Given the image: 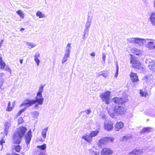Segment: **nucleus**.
<instances>
[{"mask_svg": "<svg viewBox=\"0 0 155 155\" xmlns=\"http://www.w3.org/2000/svg\"><path fill=\"white\" fill-rule=\"evenodd\" d=\"M27 129L24 127H19L14 133L13 139L14 144H19L21 143L22 138L25 135Z\"/></svg>", "mask_w": 155, "mask_h": 155, "instance_id": "obj_1", "label": "nucleus"}, {"mask_svg": "<svg viewBox=\"0 0 155 155\" xmlns=\"http://www.w3.org/2000/svg\"><path fill=\"white\" fill-rule=\"evenodd\" d=\"M114 111L112 110H109L108 112L110 117L112 118L115 117V115L119 116L124 115L126 112L125 108L123 106L116 105L113 107Z\"/></svg>", "mask_w": 155, "mask_h": 155, "instance_id": "obj_2", "label": "nucleus"}, {"mask_svg": "<svg viewBox=\"0 0 155 155\" xmlns=\"http://www.w3.org/2000/svg\"><path fill=\"white\" fill-rule=\"evenodd\" d=\"M99 133V131L96 130L92 131L89 134H86L82 137V138L84 139L86 141L90 143L92 141V138L97 136Z\"/></svg>", "mask_w": 155, "mask_h": 155, "instance_id": "obj_3", "label": "nucleus"}, {"mask_svg": "<svg viewBox=\"0 0 155 155\" xmlns=\"http://www.w3.org/2000/svg\"><path fill=\"white\" fill-rule=\"evenodd\" d=\"M36 103V102L34 100L28 98L24 101L23 103L20 105V106L22 107L26 106L27 107H28L35 104Z\"/></svg>", "mask_w": 155, "mask_h": 155, "instance_id": "obj_4", "label": "nucleus"}, {"mask_svg": "<svg viewBox=\"0 0 155 155\" xmlns=\"http://www.w3.org/2000/svg\"><path fill=\"white\" fill-rule=\"evenodd\" d=\"M130 62L132 64L133 67L137 69H143L140 62L137 60H135L132 58L130 60Z\"/></svg>", "mask_w": 155, "mask_h": 155, "instance_id": "obj_5", "label": "nucleus"}, {"mask_svg": "<svg viewBox=\"0 0 155 155\" xmlns=\"http://www.w3.org/2000/svg\"><path fill=\"white\" fill-rule=\"evenodd\" d=\"M110 92L108 91H107L105 93H102L100 95V97L102 99L103 101H105L107 104H108L110 103Z\"/></svg>", "mask_w": 155, "mask_h": 155, "instance_id": "obj_6", "label": "nucleus"}, {"mask_svg": "<svg viewBox=\"0 0 155 155\" xmlns=\"http://www.w3.org/2000/svg\"><path fill=\"white\" fill-rule=\"evenodd\" d=\"M153 40L149 39H146L145 45L146 47L149 49H153L155 48V44L153 41Z\"/></svg>", "mask_w": 155, "mask_h": 155, "instance_id": "obj_7", "label": "nucleus"}, {"mask_svg": "<svg viewBox=\"0 0 155 155\" xmlns=\"http://www.w3.org/2000/svg\"><path fill=\"white\" fill-rule=\"evenodd\" d=\"M42 97V93L38 92L34 100L36 103H38L40 105H42L44 101V99Z\"/></svg>", "mask_w": 155, "mask_h": 155, "instance_id": "obj_8", "label": "nucleus"}, {"mask_svg": "<svg viewBox=\"0 0 155 155\" xmlns=\"http://www.w3.org/2000/svg\"><path fill=\"white\" fill-rule=\"evenodd\" d=\"M113 140V139L111 138L105 137L100 139L99 141V143L102 144H105L109 141L112 142Z\"/></svg>", "mask_w": 155, "mask_h": 155, "instance_id": "obj_9", "label": "nucleus"}, {"mask_svg": "<svg viewBox=\"0 0 155 155\" xmlns=\"http://www.w3.org/2000/svg\"><path fill=\"white\" fill-rule=\"evenodd\" d=\"M112 101L114 103L118 104H121L122 105H123L125 103L124 100L123 98L117 97L113 98Z\"/></svg>", "mask_w": 155, "mask_h": 155, "instance_id": "obj_10", "label": "nucleus"}, {"mask_svg": "<svg viewBox=\"0 0 155 155\" xmlns=\"http://www.w3.org/2000/svg\"><path fill=\"white\" fill-rule=\"evenodd\" d=\"M31 130H30L27 133L25 137V141L27 144H28L30 143L31 140Z\"/></svg>", "mask_w": 155, "mask_h": 155, "instance_id": "obj_11", "label": "nucleus"}, {"mask_svg": "<svg viewBox=\"0 0 155 155\" xmlns=\"http://www.w3.org/2000/svg\"><path fill=\"white\" fill-rule=\"evenodd\" d=\"M113 153L112 150L109 148H103L101 152V155H109Z\"/></svg>", "mask_w": 155, "mask_h": 155, "instance_id": "obj_12", "label": "nucleus"}, {"mask_svg": "<svg viewBox=\"0 0 155 155\" xmlns=\"http://www.w3.org/2000/svg\"><path fill=\"white\" fill-rule=\"evenodd\" d=\"M92 18L91 17L88 16L87 19V22L86 23L85 25V29L84 30H85V32L87 31H89V29L88 28L90 26L91 24V23Z\"/></svg>", "mask_w": 155, "mask_h": 155, "instance_id": "obj_13", "label": "nucleus"}, {"mask_svg": "<svg viewBox=\"0 0 155 155\" xmlns=\"http://www.w3.org/2000/svg\"><path fill=\"white\" fill-rule=\"evenodd\" d=\"M146 39H141L138 38H136L135 41V43H137L140 45L141 46L145 45Z\"/></svg>", "mask_w": 155, "mask_h": 155, "instance_id": "obj_14", "label": "nucleus"}, {"mask_svg": "<svg viewBox=\"0 0 155 155\" xmlns=\"http://www.w3.org/2000/svg\"><path fill=\"white\" fill-rule=\"evenodd\" d=\"M130 77L131 80L133 82L138 81L139 80L137 74L133 72H131L130 75Z\"/></svg>", "mask_w": 155, "mask_h": 155, "instance_id": "obj_15", "label": "nucleus"}, {"mask_svg": "<svg viewBox=\"0 0 155 155\" xmlns=\"http://www.w3.org/2000/svg\"><path fill=\"white\" fill-rule=\"evenodd\" d=\"M124 123L122 122H117L115 126V130L116 131H119L124 127Z\"/></svg>", "mask_w": 155, "mask_h": 155, "instance_id": "obj_16", "label": "nucleus"}, {"mask_svg": "<svg viewBox=\"0 0 155 155\" xmlns=\"http://www.w3.org/2000/svg\"><path fill=\"white\" fill-rule=\"evenodd\" d=\"M149 68L154 72H155V61H151L149 64Z\"/></svg>", "mask_w": 155, "mask_h": 155, "instance_id": "obj_17", "label": "nucleus"}, {"mask_svg": "<svg viewBox=\"0 0 155 155\" xmlns=\"http://www.w3.org/2000/svg\"><path fill=\"white\" fill-rule=\"evenodd\" d=\"M142 152L143 151L142 150H139L136 148L129 153V154L130 155H134V154L138 155L141 154Z\"/></svg>", "mask_w": 155, "mask_h": 155, "instance_id": "obj_18", "label": "nucleus"}, {"mask_svg": "<svg viewBox=\"0 0 155 155\" xmlns=\"http://www.w3.org/2000/svg\"><path fill=\"white\" fill-rule=\"evenodd\" d=\"M10 126V123L8 122L6 123L5 124L4 134L5 136H7L8 134V130Z\"/></svg>", "mask_w": 155, "mask_h": 155, "instance_id": "obj_19", "label": "nucleus"}, {"mask_svg": "<svg viewBox=\"0 0 155 155\" xmlns=\"http://www.w3.org/2000/svg\"><path fill=\"white\" fill-rule=\"evenodd\" d=\"M104 125L105 129L107 131L112 130L113 128V124L111 123H104Z\"/></svg>", "mask_w": 155, "mask_h": 155, "instance_id": "obj_20", "label": "nucleus"}, {"mask_svg": "<svg viewBox=\"0 0 155 155\" xmlns=\"http://www.w3.org/2000/svg\"><path fill=\"white\" fill-rule=\"evenodd\" d=\"M71 43H68L67 44V46L66 47L65 50V53L64 54H67L68 55H70V54L71 50Z\"/></svg>", "mask_w": 155, "mask_h": 155, "instance_id": "obj_21", "label": "nucleus"}, {"mask_svg": "<svg viewBox=\"0 0 155 155\" xmlns=\"http://www.w3.org/2000/svg\"><path fill=\"white\" fill-rule=\"evenodd\" d=\"M153 77L150 75H147L143 78L144 80H145L146 82L148 84H149L150 82V81L152 79Z\"/></svg>", "mask_w": 155, "mask_h": 155, "instance_id": "obj_22", "label": "nucleus"}, {"mask_svg": "<svg viewBox=\"0 0 155 155\" xmlns=\"http://www.w3.org/2000/svg\"><path fill=\"white\" fill-rule=\"evenodd\" d=\"M48 127H47L43 129L41 131V135L44 138H45L46 137V134L48 130Z\"/></svg>", "mask_w": 155, "mask_h": 155, "instance_id": "obj_23", "label": "nucleus"}, {"mask_svg": "<svg viewBox=\"0 0 155 155\" xmlns=\"http://www.w3.org/2000/svg\"><path fill=\"white\" fill-rule=\"evenodd\" d=\"M36 15L39 17L40 18H44L45 17V15L44 14L42 13L40 11H38L36 13Z\"/></svg>", "mask_w": 155, "mask_h": 155, "instance_id": "obj_24", "label": "nucleus"}, {"mask_svg": "<svg viewBox=\"0 0 155 155\" xmlns=\"http://www.w3.org/2000/svg\"><path fill=\"white\" fill-rule=\"evenodd\" d=\"M16 13L21 18H24V15L22 11L18 10L16 12Z\"/></svg>", "mask_w": 155, "mask_h": 155, "instance_id": "obj_25", "label": "nucleus"}, {"mask_svg": "<svg viewBox=\"0 0 155 155\" xmlns=\"http://www.w3.org/2000/svg\"><path fill=\"white\" fill-rule=\"evenodd\" d=\"M4 75V74L2 73H0V88L1 89H2V87L3 83V81L2 79V78Z\"/></svg>", "mask_w": 155, "mask_h": 155, "instance_id": "obj_26", "label": "nucleus"}, {"mask_svg": "<svg viewBox=\"0 0 155 155\" xmlns=\"http://www.w3.org/2000/svg\"><path fill=\"white\" fill-rule=\"evenodd\" d=\"M108 75V74L107 73L104 72V73L103 71H101L100 72L98 76L99 77L101 76H102L104 78H107V76Z\"/></svg>", "mask_w": 155, "mask_h": 155, "instance_id": "obj_27", "label": "nucleus"}, {"mask_svg": "<svg viewBox=\"0 0 155 155\" xmlns=\"http://www.w3.org/2000/svg\"><path fill=\"white\" fill-rule=\"evenodd\" d=\"M69 55L67 54H64L62 60V63L63 64L64 63L66 62L67 60V58H69Z\"/></svg>", "mask_w": 155, "mask_h": 155, "instance_id": "obj_28", "label": "nucleus"}, {"mask_svg": "<svg viewBox=\"0 0 155 155\" xmlns=\"http://www.w3.org/2000/svg\"><path fill=\"white\" fill-rule=\"evenodd\" d=\"M150 128L149 127H144L141 130V133H145L147 132H149L150 131Z\"/></svg>", "mask_w": 155, "mask_h": 155, "instance_id": "obj_29", "label": "nucleus"}, {"mask_svg": "<svg viewBox=\"0 0 155 155\" xmlns=\"http://www.w3.org/2000/svg\"><path fill=\"white\" fill-rule=\"evenodd\" d=\"M0 61V65L1 68H4L5 65V62L2 60V58L1 57Z\"/></svg>", "mask_w": 155, "mask_h": 155, "instance_id": "obj_30", "label": "nucleus"}, {"mask_svg": "<svg viewBox=\"0 0 155 155\" xmlns=\"http://www.w3.org/2000/svg\"><path fill=\"white\" fill-rule=\"evenodd\" d=\"M136 38H132L127 39L128 41L130 43H135V41L136 40Z\"/></svg>", "mask_w": 155, "mask_h": 155, "instance_id": "obj_31", "label": "nucleus"}, {"mask_svg": "<svg viewBox=\"0 0 155 155\" xmlns=\"http://www.w3.org/2000/svg\"><path fill=\"white\" fill-rule=\"evenodd\" d=\"M37 147L42 150H45L46 147V145L44 144L40 146H38Z\"/></svg>", "mask_w": 155, "mask_h": 155, "instance_id": "obj_32", "label": "nucleus"}, {"mask_svg": "<svg viewBox=\"0 0 155 155\" xmlns=\"http://www.w3.org/2000/svg\"><path fill=\"white\" fill-rule=\"evenodd\" d=\"M14 149L17 152H19L20 151L21 149V147L19 145L16 146H14Z\"/></svg>", "mask_w": 155, "mask_h": 155, "instance_id": "obj_33", "label": "nucleus"}, {"mask_svg": "<svg viewBox=\"0 0 155 155\" xmlns=\"http://www.w3.org/2000/svg\"><path fill=\"white\" fill-rule=\"evenodd\" d=\"M11 105L10 102H9L8 104V107L6 109V110L8 111H11L13 109L12 107H10Z\"/></svg>", "mask_w": 155, "mask_h": 155, "instance_id": "obj_34", "label": "nucleus"}, {"mask_svg": "<svg viewBox=\"0 0 155 155\" xmlns=\"http://www.w3.org/2000/svg\"><path fill=\"white\" fill-rule=\"evenodd\" d=\"M149 20H150L152 24L155 26V17L150 18Z\"/></svg>", "mask_w": 155, "mask_h": 155, "instance_id": "obj_35", "label": "nucleus"}, {"mask_svg": "<svg viewBox=\"0 0 155 155\" xmlns=\"http://www.w3.org/2000/svg\"><path fill=\"white\" fill-rule=\"evenodd\" d=\"M26 107H25L22 109L20 111H19V112H18V113L17 114V115L18 116H19L23 112H24L26 110Z\"/></svg>", "mask_w": 155, "mask_h": 155, "instance_id": "obj_36", "label": "nucleus"}, {"mask_svg": "<svg viewBox=\"0 0 155 155\" xmlns=\"http://www.w3.org/2000/svg\"><path fill=\"white\" fill-rule=\"evenodd\" d=\"M33 114L34 117L37 118L38 117L39 112L37 111H34L33 112Z\"/></svg>", "mask_w": 155, "mask_h": 155, "instance_id": "obj_37", "label": "nucleus"}, {"mask_svg": "<svg viewBox=\"0 0 155 155\" xmlns=\"http://www.w3.org/2000/svg\"><path fill=\"white\" fill-rule=\"evenodd\" d=\"M102 59L103 60V61H102V64H104L105 63V60L106 59V55L104 53H103L102 54Z\"/></svg>", "mask_w": 155, "mask_h": 155, "instance_id": "obj_38", "label": "nucleus"}, {"mask_svg": "<svg viewBox=\"0 0 155 155\" xmlns=\"http://www.w3.org/2000/svg\"><path fill=\"white\" fill-rule=\"evenodd\" d=\"M119 66L117 64H116V72L115 75V77L117 78L118 76V74Z\"/></svg>", "mask_w": 155, "mask_h": 155, "instance_id": "obj_39", "label": "nucleus"}, {"mask_svg": "<svg viewBox=\"0 0 155 155\" xmlns=\"http://www.w3.org/2000/svg\"><path fill=\"white\" fill-rule=\"evenodd\" d=\"M134 53L136 55H138L140 54V51L137 49H135Z\"/></svg>", "mask_w": 155, "mask_h": 155, "instance_id": "obj_40", "label": "nucleus"}, {"mask_svg": "<svg viewBox=\"0 0 155 155\" xmlns=\"http://www.w3.org/2000/svg\"><path fill=\"white\" fill-rule=\"evenodd\" d=\"M140 94L142 96L146 97L147 94V92H143L141 90L140 91Z\"/></svg>", "mask_w": 155, "mask_h": 155, "instance_id": "obj_41", "label": "nucleus"}, {"mask_svg": "<svg viewBox=\"0 0 155 155\" xmlns=\"http://www.w3.org/2000/svg\"><path fill=\"white\" fill-rule=\"evenodd\" d=\"M28 46L31 47V48H33L35 46V45H34V44L32 43L27 42Z\"/></svg>", "mask_w": 155, "mask_h": 155, "instance_id": "obj_42", "label": "nucleus"}, {"mask_svg": "<svg viewBox=\"0 0 155 155\" xmlns=\"http://www.w3.org/2000/svg\"><path fill=\"white\" fill-rule=\"evenodd\" d=\"M34 60L36 62L37 66H38L40 62V61L38 58H35Z\"/></svg>", "mask_w": 155, "mask_h": 155, "instance_id": "obj_43", "label": "nucleus"}, {"mask_svg": "<svg viewBox=\"0 0 155 155\" xmlns=\"http://www.w3.org/2000/svg\"><path fill=\"white\" fill-rule=\"evenodd\" d=\"M83 112H85V113L87 114H90L91 111V110L89 109H87L85 110L84 111H83Z\"/></svg>", "mask_w": 155, "mask_h": 155, "instance_id": "obj_44", "label": "nucleus"}, {"mask_svg": "<svg viewBox=\"0 0 155 155\" xmlns=\"http://www.w3.org/2000/svg\"><path fill=\"white\" fill-rule=\"evenodd\" d=\"M44 87L43 86H41L39 89L38 92L41 93H42Z\"/></svg>", "mask_w": 155, "mask_h": 155, "instance_id": "obj_45", "label": "nucleus"}, {"mask_svg": "<svg viewBox=\"0 0 155 155\" xmlns=\"http://www.w3.org/2000/svg\"><path fill=\"white\" fill-rule=\"evenodd\" d=\"M40 56V54L38 52H37L34 55V57L35 58H39Z\"/></svg>", "mask_w": 155, "mask_h": 155, "instance_id": "obj_46", "label": "nucleus"}, {"mask_svg": "<svg viewBox=\"0 0 155 155\" xmlns=\"http://www.w3.org/2000/svg\"><path fill=\"white\" fill-rule=\"evenodd\" d=\"M18 123L21 124L23 123V119L22 118H19L18 120Z\"/></svg>", "mask_w": 155, "mask_h": 155, "instance_id": "obj_47", "label": "nucleus"}, {"mask_svg": "<svg viewBox=\"0 0 155 155\" xmlns=\"http://www.w3.org/2000/svg\"><path fill=\"white\" fill-rule=\"evenodd\" d=\"M38 105H40L38 103H36L35 104L34 106V108L36 109H38Z\"/></svg>", "mask_w": 155, "mask_h": 155, "instance_id": "obj_48", "label": "nucleus"}, {"mask_svg": "<svg viewBox=\"0 0 155 155\" xmlns=\"http://www.w3.org/2000/svg\"><path fill=\"white\" fill-rule=\"evenodd\" d=\"M88 31H87V32H85V30H84V34L83 36V38L84 39L85 38V35L86 34L88 33Z\"/></svg>", "mask_w": 155, "mask_h": 155, "instance_id": "obj_49", "label": "nucleus"}, {"mask_svg": "<svg viewBox=\"0 0 155 155\" xmlns=\"http://www.w3.org/2000/svg\"><path fill=\"white\" fill-rule=\"evenodd\" d=\"M151 17H155V12H153L151 14L150 18Z\"/></svg>", "mask_w": 155, "mask_h": 155, "instance_id": "obj_50", "label": "nucleus"}, {"mask_svg": "<svg viewBox=\"0 0 155 155\" xmlns=\"http://www.w3.org/2000/svg\"><path fill=\"white\" fill-rule=\"evenodd\" d=\"M127 138V137L124 136L123 137V141H125L126 140Z\"/></svg>", "mask_w": 155, "mask_h": 155, "instance_id": "obj_51", "label": "nucleus"}, {"mask_svg": "<svg viewBox=\"0 0 155 155\" xmlns=\"http://www.w3.org/2000/svg\"><path fill=\"white\" fill-rule=\"evenodd\" d=\"M101 116V118L102 119L105 118L106 117L104 114H102Z\"/></svg>", "mask_w": 155, "mask_h": 155, "instance_id": "obj_52", "label": "nucleus"}, {"mask_svg": "<svg viewBox=\"0 0 155 155\" xmlns=\"http://www.w3.org/2000/svg\"><path fill=\"white\" fill-rule=\"evenodd\" d=\"M5 142L2 140H0V144L2 145L4 143H5Z\"/></svg>", "mask_w": 155, "mask_h": 155, "instance_id": "obj_53", "label": "nucleus"}, {"mask_svg": "<svg viewBox=\"0 0 155 155\" xmlns=\"http://www.w3.org/2000/svg\"><path fill=\"white\" fill-rule=\"evenodd\" d=\"M95 155H100L99 152L97 151L95 152Z\"/></svg>", "mask_w": 155, "mask_h": 155, "instance_id": "obj_54", "label": "nucleus"}, {"mask_svg": "<svg viewBox=\"0 0 155 155\" xmlns=\"http://www.w3.org/2000/svg\"><path fill=\"white\" fill-rule=\"evenodd\" d=\"M90 55H91V56H93V57H94L95 55V54L93 52V53H91V54Z\"/></svg>", "mask_w": 155, "mask_h": 155, "instance_id": "obj_55", "label": "nucleus"}, {"mask_svg": "<svg viewBox=\"0 0 155 155\" xmlns=\"http://www.w3.org/2000/svg\"><path fill=\"white\" fill-rule=\"evenodd\" d=\"M20 62L21 64H22L23 63V60L21 59L20 60Z\"/></svg>", "mask_w": 155, "mask_h": 155, "instance_id": "obj_56", "label": "nucleus"}, {"mask_svg": "<svg viewBox=\"0 0 155 155\" xmlns=\"http://www.w3.org/2000/svg\"><path fill=\"white\" fill-rule=\"evenodd\" d=\"M1 41H2L1 42H0V48H1V46L2 45V43L3 41V40H2Z\"/></svg>", "mask_w": 155, "mask_h": 155, "instance_id": "obj_57", "label": "nucleus"}, {"mask_svg": "<svg viewBox=\"0 0 155 155\" xmlns=\"http://www.w3.org/2000/svg\"><path fill=\"white\" fill-rule=\"evenodd\" d=\"M21 31H24V28H21Z\"/></svg>", "mask_w": 155, "mask_h": 155, "instance_id": "obj_58", "label": "nucleus"}, {"mask_svg": "<svg viewBox=\"0 0 155 155\" xmlns=\"http://www.w3.org/2000/svg\"><path fill=\"white\" fill-rule=\"evenodd\" d=\"M13 155H20L16 153H14V154Z\"/></svg>", "mask_w": 155, "mask_h": 155, "instance_id": "obj_59", "label": "nucleus"}, {"mask_svg": "<svg viewBox=\"0 0 155 155\" xmlns=\"http://www.w3.org/2000/svg\"><path fill=\"white\" fill-rule=\"evenodd\" d=\"M9 70L10 71V69L9 68H8V71H9Z\"/></svg>", "mask_w": 155, "mask_h": 155, "instance_id": "obj_60", "label": "nucleus"}, {"mask_svg": "<svg viewBox=\"0 0 155 155\" xmlns=\"http://www.w3.org/2000/svg\"><path fill=\"white\" fill-rule=\"evenodd\" d=\"M6 155H9V153H7Z\"/></svg>", "mask_w": 155, "mask_h": 155, "instance_id": "obj_61", "label": "nucleus"}, {"mask_svg": "<svg viewBox=\"0 0 155 155\" xmlns=\"http://www.w3.org/2000/svg\"><path fill=\"white\" fill-rule=\"evenodd\" d=\"M154 117H155V116H153Z\"/></svg>", "mask_w": 155, "mask_h": 155, "instance_id": "obj_62", "label": "nucleus"}]
</instances>
